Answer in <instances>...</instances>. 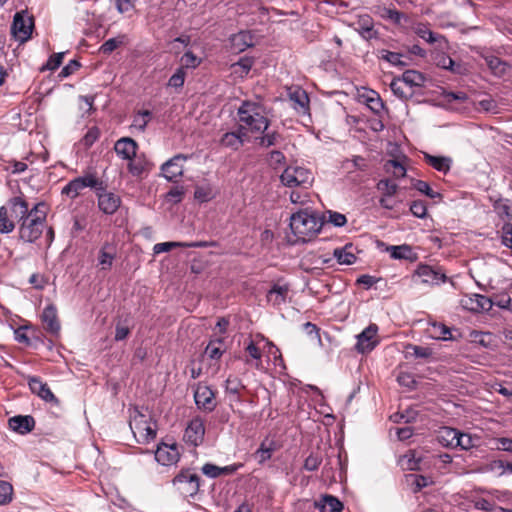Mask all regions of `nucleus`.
Listing matches in <instances>:
<instances>
[{
  "mask_svg": "<svg viewBox=\"0 0 512 512\" xmlns=\"http://www.w3.org/2000/svg\"><path fill=\"white\" fill-rule=\"evenodd\" d=\"M103 189H95L98 200V207L106 215H113L121 205L119 195L107 191V183L102 180Z\"/></svg>",
  "mask_w": 512,
  "mask_h": 512,
  "instance_id": "obj_7",
  "label": "nucleus"
},
{
  "mask_svg": "<svg viewBox=\"0 0 512 512\" xmlns=\"http://www.w3.org/2000/svg\"><path fill=\"white\" fill-rule=\"evenodd\" d=\"M381 58L389 62L394 66H406L407 63L402 60V55L400 53L391 52L388 50H383L381 52Z\"/></svg>",
  "mask_w": 512,
  "mask_h": 512,
  "instance_id": "obj_49",
  "label": "nucleus"
},
{
  "mask_svg": "<svg viewBox=\"0 0 512 512\" xmlns=\"http://www.w3.org/2000/svg\"><path fill=\"white\" fill-rule=\"evenodd\" d=\"M416 278L428 285H439L446 281V275L443 272L426 264H421L417 267L412 275V280L416 281Z\"/></svg>",
  "mask_w": 512,
  "mask_h": 512,
  "instance_id": "obj_8",
  "label": "nucleus"
},
{
  "mask_svg": "<svg viewBox=\"0 0 512 512\" xmlns=\"http://www.w3.org/2000/svg\"><path fill=\"white\" fill-rule=\"evenodd\" d=\"M33 23L31 19H25L19 13L14 16L12 24V32L17 39L21 42L26 41L30 38L32 32Z\"/></svg>",
  "mask_w": 512,
  "mask_h": 512,
  "instance_id": "obj_16",
  "label": "nucleus"
},
{
  "mask_svg": "<svg viewBox=\"0 0 512 512\" xmlns=\"http://www.w3.org/2000/svg\"><path fill=\"white\" fill-rule=\"evenodd\" d=\"M459 304L464 310L473 313L488 311L492 307L491 300L481 294L463 295L459 300Z\"/></svg>",
  "mask_w": 512,
  "mask_h": 512,
  "instance_id": "obj_9",
  "label": "nucleus"
},
{
  "mask_svg": "<svg viewBox=\"0 0 512 512\" xmlns=\"http://www.w3.org/2000/svg\"><path fill=\"white\" fill-rule=\"evenodd\" d=\"M138 145L136 141L130 137H123L116 141L114 150L119 157L124 160L131 161L137 152Z\"/></svg>",
  "mask_w": 512,
  "mask_h": 512,
  "instance_id": "obj_17",
  "label": "nucleus"
},
{
  "mask_svg": "<svg viewBox=\"0 0 512 512\" xmlns=\"http://www.w3.org/2000/svg\"><path fill=\"white\" fill-rule=\"evenodd\" d=\"M47 217V205L38 202L32 208L30 216L19 223V238L25 242L33 243L43 233Z\"/></svg>",
  "mask_w": 512,
  "mask_h": 512,
  "instance_id": "obj_3",
  "label": "nucleus"
},
{
  "mask_svg": "<svg viewBox=\"0 0 512 512\" xmlns=\"http://www.w3.org/2000/svg\"><path fill=\"white\" fill-rule=\"evenodd\" d=\"M402 82L409 87H421L424 85L425 77L416 70H407L402 75Z\"/></svg>",
  "mask_w": 512,
  "mask_h": 512,
  "instance_id": "obj_38",
  "label": "nucleus"
},
{
  "mask_svg": "<svg viewBox=\"0 0 512 512\" xmlns=\"http://www.w3.org/2000/svg\"><path fill=\"white\" fill-rule=\"evenodd\" d=\"M8 424L13 431L19 434H27L34 429L35 420L30 415H17L10 418Z\"/></svg>",
  "mask_w": 512,
  "mask_h": 512,
  "instance_id": "obj_18",
  "label": "nucleus"
},
{
  "mask_svg": "<svg viewBox=\"0 0 512 512\" xmlns=\"http://www.w3.org/2000/svg\"><path fill=\"white\" fill-rule=\"evenodd\" d=\"M86 187H90L91 189L94 190L103 189L102 180L99 179L95 174L91 173L81 177L74 178L63 187L62 194L67 195L71 199H74Z\"/></svg>",
  "mask_w": 512,
  "mask_h": 512,
  "instance_id": "obj_6",
  "label": "nucleus"
},
{
  "mask_svg": "<svg viewBox=\"0 0 512 512\" xmlns=\"http://www.w3.org/2000/svg\"><path fill=\"white\" fill-rule=\"evenodd\" d=\"M42 322L44 329L53 334L57 335L60 331V322L57 316V310L53 305L47 306L42 313Z\"/></svg>",
  "mask_w": 512,
  "mask_h": 512,
  "instance_id": "obj_20",
  "label": "nucleus"
},
{
  "mask_svg": "<svg viewBox=\"0 0 512 512\" xmlns=\"http://www.w3.org/2000/svg\"><path fill=\"white\" fill-rule=\"evenodd\" d=\"M357 31L365 39H371L376 35L372 20L369 16H364L359 19Z\"/></svg>",
  "mask_w": 512,
  "mask_h": 512,
  "instance_id": "obj_39",
  "label": "nucleus"
},
{
  "mask_svg": "<svg viewBox=\"0 0 512 512\" xmlns=\"http://www.w3.org/2000/svg\"><path fill=\"white\" fill-rule=\"evenodd\" d=\"M413 187L418 190L419 192L427 195L428 197L432 198V199H435V198H438L440 197V193L438 192H435L431 189V187L429 186V184L425 181H422V180H416L414 183H413Z\"/></svg>",
  "mask_w": 512,
  "mask_h": 512,
  "instance_id": "obj_52",
  "label": "nucleus"
},
{
  "mask_svg": "<svg viewBox=\"0 0 512 512\" xmlns=\"http://www.w3.org/2000/svg\"><path fill=\"white\" fill-rule=\"evenodd\" d=\"M479 441L478 437H473L470 434L463 433L459 431V435L457 437L456 448L460 447L462 450H469L475 446H477Z\"/></svg>",
  "mask_w": 512,
  "mask_h": 512,
  "instance_id": "obj_44",
  "label": "nucleus"
},
{
  "mask_svg": "<svg viewBox=\"0 0 512 512\" xmlns=\"http://www.w3.org/2000/svg\"><path fill=\"white\" fill-rule=\"evenodd\" d=\"M377 332L378 326L376 324H370L365 328L357 336L356 350L362 354L372 351L378 344Z\"/></svg>",
  "mask_w": 512,
  "mask_h": 512,
  "instance_id": "obj_10",
  "label": "nucleus"
},
{
  "mask_svg": "<svg viewBox=\"0 0 512 512\" xmlns=\"http://www.w3.org/2000/svg\"><path fill=\"white\" fill-rule=\"evenodd\" d=\"M204 435L205 426L203 419L200 417L191 419L185 429L184 440L196 447L203 442Z\"/></svg>",
  "mask_w": 512,
  "mask_h": 512,
  "instance_id": "obj_11",
  "label": "nucleus"
},
{
  "mask_svg": "<svg viewBox=\"0 0 512 512\" xmlns=\"http://www.w3.org/2000/svg\"><path fill=\"white\" fill-rule=\"evenodd\" d=\"M479 472L482 473H493L497 476L504 475V461L502 460H492L479 468Z\"/></svg>",
  "mask_w": 512,
  "mask_h": 512,
  "instance_id": "obj_45",
  "label": "nucleus"
},
{
  "mask_svg": "<svg viewBox=\"0 0 512 512\" xmlns=\"http://www.w3.org/2000/svg\"><path fill=\"white\" fill-rule=\"evenodd\" d=\"M277 450L274 440L265 439L261 442L259 448L253 453V458L259 465H263L271 459L273 453Z\"/></svg>",
  "mask_w": 512,
  "mask_h": 512,
  "instance_id": "obj_22",
  "label": "nucleus"
},
{
  "mask_svg": "<svg viewBox=\"0 0 512 512\" xmlns=\"http://www.w3.org/2000/svg\"><path fill=\"white\" fill-rule=\"evenodd\" d=\"M387 171L391 172L392 175L399 179L406 175V168L397 160H389L386 164Z\"/></svg>",
  "mask_w": 512,
  "mask_h": 512,
  "instance_id": "obj_47",
  "label": "nucleus"
},
{
  "mask_svg": "<svg viewBox=\"0 0 512 512\" xmlns=\"http://www.w3.org/2000/svg\"><path fill=\"white\" fill-rule=\"evenodd\" d=\"M321 512H340L343 509L342 502L332 495H324L315 503Z\"/></svg>",
  "mask_w": 512,
  "mask_h": 512,
  "instance_id": "obj_26",
  "label": "nucleus"
},
{
  "mask_svg": "<svg viewBox=\"0 0 512 512\" xmlns=\"http://www.w3.org/2000/svg\"><path fill=\"white\" fill-rule=\"evenodd\" d=\"M324 223V217L309 207L299 209L290 217V229L296 242L310 241L321 231Z\"/></svg>",
  "mask_w": 512,
  "mask_h": 512,
  "instance_id": "obj_1",
  "label": "nucleus"
},
{
  "mask_svg": "<svg viewBox=\"0 0 512 512\" xmlns=\"http://www.w3.org/2000/svg\"><path fill=\"white\" fill-rule=\"evenodd\" d=\"M387 251L393 259H404L410 262L417 260V254L409 245L389 246Z\"/></svg>",
  "mask_w": 512,
  "mask_h": 512,
  "instance_id": "obj_29",
  "label": "nucleus"
},
{
  "mask_svg": "<svg viewBox=\"0 0 512 512\" xmlns=\"http://www.w3.org/2000/svg\"><path fill=\"white\" fill-rule=\"evenodd\" d=\"M421 459L416 457L414 450H409L398 459V464L403 471H416L420 469Z\"/></svg>",
  "mask_w": 512,
  "mask_h": 512,
  "instance_id": "obj_32",
  "label": "nucleus"
},
{
  "mask_svg": "<svg viewBox=\"0 0 512 512\" xmlns=\"http://www.w3.org/2000/svg\"><path fill=\"white\" fill-rule=\"evenodd\" d=\"M194 399L197 407L211 412L216 407L215 395L210 387L199 384L194 392Z\"/></svg>",
  "mask_w": 512,
  "mask_h": 512,
  "instance_id": "obj_12",
  "label": "nucleus"
},
{
  "mask_svg": "<svg viewBox=\"0 0 512 512\" xmlns=\"http://www.w3.org/2000/svg\"><path fill=\"white\" fill-rule=\"evenodd\" d=\"M13 486L7 481H0V505L9 504L13 499Z\"/></svg>",
  "mask_w": 512,
  "mask_h": 512,
  "instance_id": "obj_46",
  "label": "nucleus"
},
{
  "mask_svg": "<svg viewBox=\"0 0 512 512\" xmlns=\"http://www.w3.org/2000/svg\"><path fill=\"white\" fill-rule=\"evenodd\" d=\"M234 72L239 73L241 76L248 74L252 67V61L248 58L240 59L233 66Z\"/></svg>",
  "mask_w": 512,
  "mask_h": 512,
  "instance_id": "obj_58",
  "label": "nucleus"
},
{
  "mask_svg": "<svg viewBox=\"0 0 512 512\" xmlns=\"http://www.w3.org/2000/svg\"><path fill=\"white\" fill-rule=\"evenodd\" d=\"M116 256V249L113 244L105 243L100 251L98 256L99 265L102 270H109L112 266L113 260Z\"/></svg>",
  "mask_w": 512,
  "mask_h": 512,
  "instance_id": "obj_28",
  "label": "nucleus"
},
{
  "mask_svg": "<svg viewBox=\"0 0 512 512\" xmlns=\"http://www.w3.org/2000/svg\"><path fill=\"white\" fill-rule=\"evenodd\" d=\"M134 2L135 0H116L117 10L130 16L135 9Z\"/></svg>",
  "mask_w": 512,
  "mask_h": 512,
  "instance_id": "obj_61",
  "label": "nucleus"
},
{
  "mask_svg": "<svg viewBox=\"0 0 512 512\" xmlns=\"http://www.w3.org/2000/svg\"><path fill=\"white\" fill-rule=\"evenodd\" d=\"M100 136V130L98 127H91L82 139V143L86 148L91 147Z\"/></svg>",
  "mask_w": 512,
  "mask_h": 512,
  "instance_id": "obj_56",
  "label": "nucleus"
},
{
  "mask_svg": "<svg viewBox=\"0 0 512 512\" xmlns=\"http://www.w3.org/2000/svg\"><path fill=\"white\" fill-rule=\"evenodd\" d=\"M239 128L247 137L248 134H263L269 127L270 121L265 115L262 105L245 101L238 108Z\"/></svg>",
  "mask_w": 512,
  "mask_h": 512,
  "instance_id": "obj_2",
  "label": "nucleus"
},
{
  "mask_svg": "<svg viewBox=\"0 0 512 512\" xmlns=\"http://www.w3.org/2000/svg\"><path fill=\"white\" fill-rule=\"evenodd\" d=\"M290 100L294 103V108L301 111H306L308 107L309 98L304 90L296 89L290 93Z\"/></svg>",
  "mask_w": 512,
  "mask_h": 512,
  "instance_id": "obj_41",
  "label": "nucleus"
},
{
  "mask_svg": "<svg viewBox=\"0 0 512 512\" xmlns=\"http://www.w3.org/2000/svg\"><path fill=\"white\" fill-rule=\"evenodd\" d=\"M180 459V451L176 444L162 442V465L170 466L176 464Z\"/></svg>",
  "mask_w": 512,
  "mask_h": 512,
  "instance_id": "obj_33",
  "label": "nucleus"
},
{
  "mask_svg": "<svg viewBox=\"0 0 512 512\" xmlns=\"http://www.w3.org/2000/svg\"><path fill=\"white\" fill-rule=\"evenodd\" d=\"M244 388L241 381L236 377H228L225 382V389L226 392L233 394V395H239L240 391Z\"/></svg>",
  "mask_w": 512,
  "mask_h": 512,
  "instance_id": "obj_53",
  "label": "nucleus"
},
{
  "mask_svg": "<svg viewBox=\"0 0 512 512\" xmlns=\"http://www.w3.org/2000/svg\"><path fill=\"white\" fill-rule=\"evenodd\" d=\"M246 352V363L252 364L255 368L259 369L261 367V351L254 344L253 341H250L249 344L245 348Z\"/></svg>",
  "mask_w": 512,
  "mask_h": 512,
  "instance_id": "obj_36",
  "label": "nucleus"
},
{
  "mask_svg": "<svg viewBox=\"0 0 512 512\" xmlns=\"http://www.w3.org/2000/svg\"><path fill=\"white\" fill-rule=\"evenodd\" d=\"M224 352H225L224 343H223V340L220 338L211 340L205 349V354L210 359H215V360L220 359Z\"/></svg>",
  "mask_w": 512,
  "mask_h": 512,
  "instance_id": "obj_37",
  "label": "nucleus"
},
{
  "mask_svg": "<svg viewBox=\"0 0 512 512\" xmlns=\"http://www.w3.org/2000/svg\"><path fill=\"white\" fill-rule=\"evenodd\" d=\"M247 139L248 137L241 132V129L238 127L237 131L226 132L221 137L220 144L223 147L238 150Z\"/></svg>",
  "mask_w": 512,
  "mask_h": 512,
  "instance_id": "obj_23",
  "label": "nucleus"
},
{
  "mask_svg": "<svg viewBox=\"0 0 512 512\" xmlns=\"http://www.w3.org/2000/svg\"><path fill=\"white\" fill-rule=\"evenodd\" d=\"M131 429L134 436L138 437L139 442L148 443L156 438L158 427L156 422L150 424L146 421H139L135 422V426H131Z\"/></svg>",
  "mask_w": 512,
  "mask_h": 512,
  "instance_id": "obj_15",
  "label": "nucleus"
},
{
  "mask_svg": "<svg viewBox=\"0 0 512 512\" xmlns=\"http://www.w3.org/2000/svg\"><path fill=\"white\" fill-rule=\"evenodd\" d=\"M80 68V63L77 60H71L67 65H65L60 71L58 77L66 78L71 74L75 73Z\"/></svg>",
  "mask_w": 512,
  "mask_h": 512,
  "instance_id": "obj_63",
  "label": "nucleus"
},
{
  "mask_svg": "<svg viewBox=\"0 0 512 512\" xmlns=\"http://www.w3.org/2000/svg\"><path fill=\"white\" fill-rule=\"evenodd\" d=\"M289 293V287L287 285L275 284L267 293V300L274 306H279L286 302Z\"/></svg>",
  "mask_w": 512,
  "mask_h": 512,
  "instance_id": "obj_27",
  "label": "nucleus"
},
{
  "mask_svg": "<svg viewBox=\"0 0 512 512\" xmlns=\"http://www.w3.org/2000/svg\"><path fill=\"white\" fill-rule=\"evenodd\" d=\"M459 430L451 427H443L438 433V442L448 448H456Z\"/></svg>",
  "mask_w": 512,
  "mask_h": 512,
  "instance_id": "obj_31",
  "label": "nucleus"
},
{
  "mask_svg": "<svg viewBox=\"0 0 512 512\" xmlns=\"http://www.w3.org/2000/svg\"><path fill=\"white\" fill-rule=\"evenodd\" d=\"M424 160L428 165L439 172L447 173L450 170L451 159L449 157L433 156L424 153Z\"/></svg>",
  "mask_w": 512,
  "mask_h": 512,
  "instance_id": "obj_34",
  "label": "nucleus"
},
{
  "mask_svg": "<svg viewBox=\"0 0 512 512\" xmlns=\"http://www.w3.org/2000/svg\"><path fill=\"white\" fill-rule=\"evenodd\" d=\"M497 450L512 453V439L507 437H500L495 439Z\"/></svg>",
  "mask_w": 512,
  "mask_h": 512,
  "instance_id": "obj_64",
  "label": "nucleus"
},
{
  "mask_svg": "<svg viewBox=\"0 0 512 512\" xmlns=\"http://www.w3.org/2000/svg\"><path fill=\"white\" fill-rule=\"evenodd\" d=\"M230 43L232 50L240 53L254 45V36L250 31H240L231 36Z\"/></svg>",
  "mask_w": 512,
  "mask_h": 512,
  "instance_id": "obj_21",
  "label": "nucleus"
},
{
  "mask_svg": "<svg viewBox=\"0 0 512 512\" xmlns=\"http://www.w3.org/2000/svg\"><path fill=\"white\" fill-rule=\"evenodd\" d=\"M189 43L190 37L187 35H182L168 43L169 51L179 53L181 49L185 48Z\"/></svg>",
  "mask_w": 512,
  "mask_h": 512,
  "instance_id": "obj_50",
  "label": "nucleus"
},
{
  "mask_svg": "<svg viewBox=\"0 0 512 512\" xmlns=\"http://www.w3.org/2000/svg\"><path fill=\"white\" fill-rule=\"evenodd\" d=\"M361 97L369 109H371L375 114H380L383 111L384 104L377 92L370 90L364 93Z\"/></svg>",
  "mask_w": 512,
  "mask_h": 512,
  "instance_id": "obj_35",
  "label": "nucleus"
},
{
  "mask_svg": "<svg viewBox=\"0 0 512 512\" xmlns=\"http://www.w3.org/2000/svg\"><path fill=\"white\" fill-rule=\"evenodd\" d=\"M434 62L439 68L449 70L455 74H463L465 71V68L460 63H456L450 56L443 52H437L435 54Z\"/></svg>",
  "mask_w": 512,
  "mask_h": 512,
  "instance_id": "obj_24",
  "label": "nucleus"
},
{
  "mask_svg": "<svg viewBox=\"0 0 512 512\" xmlns=\"http://www.w3.org/2000/svg\"><path fill=\"white\" fill-rule=\"evenodd\" d=\"M410 211L414 216L424 218L427 214V207L423 201H413L410 206Z\"/></svg>",
  "mask_w": 512,
  "mask_h": 512,
  "instance_id": "obj_60",
  "label": "nucleus"
},
{
  "mask_svg": "<svg viewBox=\"0 0 512 512\" xmlns=\"http://www.w3.org/2000/svg\"><path fill=\"white\" fill-rule=\"evenodd\" d=\"M409 477L413 481L412 484L415 485L414 492H418L421 489H423L433 483L429 477H426L423 475H410Z\"/></svg>",
  "mask_w": 512,
  "mask_h": 512,
  "instance_id": "obj_57",
  "label": "nucleus"
},
{
  "mask_svg": "<svg viewBox=\"0 0 512 512\" xmlns=\"http://www.w3.org/2000/svg\"><path fill=\"white\" fill-rule=\"evenodd\" d=\"M173 487L185 497H194L200 489V477L190 469H183L172 480Z\"/></svg>",
  "mask_w": 512,
  "mask_h": 512,
  "instance_id": "obj_5",
  "label": "nucleus"
},
{
  "mask_svg": "<svg viewBox=\"0 0 512 512\" xmlns=\"http://www.w3.org/2000/svg\"><path fill=\"white\" fill-rule=\"evenodd\" d=\"M426 333L429 337L437 340H449L452 338L450 329L443 323H429Z\"/></svg>",
  "mask_w": 512,
  "mask_h": 512,
  "instance_id": "obj_30",
  "label": "nucleus"
},
{
  "mask_svg": "<svg viewBox=\"0 0 512 512\" xmlns=\"http://www.w3.org/2000/svg\"><path fill=\"white\" fill-rule=\"evenodd\" d=\"M201 63V59L198 58L196 55H194L192 52L187 51L182 57H181V66L179 68H183L185 70L186 68H196Z\"/></svg>",
  "mask_w": 512,
  "mask_h": 512,
  "instance_id": "obj_48",
  "label": "nucleus"
},
{
  "mask_svg": "<svg viewBox=\"0 0 512 512\" xmlns=\"http://www.w3.org/2000/svg\"><path fill=\"white\" fill-rule=\"evenodd\" d=\"M124 36L110 38L106 40L102 46L100 47V51L104 54H110L116 48H118L121 44H123Z\"/></svg>",
  "mask_w": 512,
  "mask_h": 512,
  "instance_id": "obj_51",
  "label": "nucleus"
},
{
  "mask_svg": "<svg viewBox=\"0 0 512 512\" xmlns=\"http://www.w3.org/2000/svg\"><path fill=\"white\" fill-rule=\"evenodd\" d=\"M484 59L487 66L495 75L501 76L505 74L507 70V64L503 62L500 58L493 55H488L485 56Z\"/></svg>",
  "mask_w": 512,
  "mask_h": 512,
  "instance_id": "obj_40",
  "label": "nucleus"
},
{
  "mask_svg": "<svg viewBox=\"0 0 512 512\" xmlns=\"http://www.w3.org/2000/svg\"><path fill=\"white\" fill-rule=\"evenodd\" d=\"M356 248L353 244L348 243L342 248H336L333 252L337 262L341 265H351L356 261Z\"/></svg>",
  "mask_w": 512,
  "mask_h": 512,
  "instance_id": "obj_25",
  "label": "nucleus"
},
{
  "mask_svg": "<svg viewBox=\"0 0 512 512\" xmlns=\"http://www.w3.org/2000/svg\"><path fill=\"white\" fill-rule=\"evenodd\" d=\"M283 186L307 190L312 186L314 176L311 170L298 165H289L280 175Z\"/></svg>",
  "mask_w": 512,
  "mask_h": 512,
  "instance_id": "obj_4",
  "label": "nucleus"
},
{
  "mask_svg": "<svg viewBox=\"0 0 512 512\" xmlns=\"http://www.w3.org/2000/svg\"><path fill=\"white\" fill-rule=\"evenodd\" d=\"M28 384H29L30 390L34 394H36L37 396H39L40 398L45 400L46 402L58 403V399L52 393V391L50 390L48 385L46 383H43L40 380V378H38V377H31L29 379Z\"/></svg>",
  "mask_w": 512,
  "mask_h": 512,
  "instance_id": "obj_19",
  "label": "nucleus"
},
{
  "mask_svg": "<svg viewBox=\"0 0 512 512\" xmlns=\"http://www.w3.org/2000/svg\"><path fill=\"white\" fill-rule=\"evenodd\" d=\"M15 229V223L11 216H8V207H0V233L8 234Z\"/></svg>",
  "mask_w": 512,
  "mask_h": 512,
  "instance_id": "obj_42",
  "label": "nucleus"
},
{
  "mask_svg": "<svg viewBox=\"0 0 512 512\" xmlns=\"http://www.w3.org/2000/svg\"><path fill=\"white\" fill-rule=\"evenodd\" d=\"M186 77V72L183 68H178L176 72L170 77L168 87L180 88L183 86Z\"/></svg>",
  "mask_w": 512,
  "mask_h": 512,
  "instance_id": "obj_54",
  "label": "nucleus"
},
{
  "mask_svg": "<svg viewBox=\"0 0 512 512\" xmlns=\"http://www.w3.org/2000/svg\"><path fill=\"white\" fill-rule=\"evenodd\" d=\"M327 214V222L334 225L335 227H343L347 223V218L342 213L329 210L327 211Z\"/></svg>",
  "mask_w": 512,
  "mask_h": 512,
  "instance_id": "obj_55",
  "label": "nucleus"
},
{
  "mask_svg": "<svg viewBox=\"0 0 512 512\" xmlns=\"http://www.w3.org/2000/svg\"><path fill=\"white\" fill-rule=\"evenodd\" d=\"M187 157L179 154L162 165V176L169 181L176 182L183 174V164Z\"/></svg>",
  "mask_w": 512,
  "mask_h": 512,
  "instance_id": "obj_13",
  "label": "nucleus"
},
{
  "mask_svg": "<svg viewBox=\"0 0 512 512\" xmlns=\"http://www.w3.org/2000/svg\"><path fill=\"white\" fill-rule=\"evenodd\" d=\"M376 188L382 193V197H392L398 191V185L389 179L380 180L377 183Z\"/></svg>",
  "mask_w": 512,
  "mask_h": 512,
  "instance_id": "obj_43",
  "label": "nucleus"
},
{
  "mask_svg": "<svg viewBox=\"0 0 512 512\" xmlns=\"http://www.w3.org/2000/svg\"><path fill=\"white\" fill-rule=\"evenodd\" d=\"M322 458L316 454H310L304 462V469L307 471H315L319 468Z\"/></svg>",
  "mask_w": 512,
  "mask_h": 512,
  "instance_id": "obj_59",
  "label": "nucleus"
},
{
  "mask_svg": "<svg viewBox=\"0 0 512 512\" xmlns=\"http://www.w3.org/2000/svg\"><path fill=\"white\" fill-rule=\"evenodd\" d=\"M10 209V216L19 223L30 216L31 209L28 202L22 196H15L8 200L7 206Z\"/></svg>",
  "mask_w": 512,
  "mask_h": 512,
  "instance_id": "obj_14",
  "label": "nucleus"
},
{
  "mask_svg": "<svg viewBox=\"0 0 512 512\" xmlns=\"http://www.w3.org/2000/svg\"><path fill=\"white\" fill-rule=\"evenodd\" d=\"M183 194V187L175 186L166 193L165 198L167 201L178 203L181 201Z\"/></svg>",
  "mask_w": 512,
  "mask_h": 512,
  "instance_id": "obj_62",
  "label": "nucleus"
}]
</instances>
